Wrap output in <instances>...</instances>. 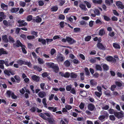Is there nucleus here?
I'll return each mask as SVG.
<instances>
[{
	"label": "nucleus",
	"mask_w": 124,
	"mask_h": 124,
	"mask_svg": "<svg viewBox=\"0 0 124 124\" xmlns=\"http://www.w3.org/2000/svg\"><path fill=\"white\" fill-rule=\"evenodd\" d=\"M91 15L93 17H95L96 15L99 16L100 15V12L99 10L95 9L94 10L91 9L90 10Z\"/></svg>",
	"instance_id": "nucleus-1"
},
{
	"label": "nucleus",
	"mask_w": 124,
	"mask_h": 124,
	"mask_svg": "<svg viewBox=\"0 0 124 124\" xmlns=\"http://www.w3.org/2000/svg\"><path fill=\"white\" fill-rule=\"evenodd\" d=\"M16 46L17 47L21 46V47L23 53L24 54L26 53V52L25 48V46L23 45L19 40H17V41Z\"/></svg>",
	"instance_id": "nucleus-2"
},
{
	"label": "nucleus",
	"mask_w": 124,
	"mask_h": 124,
	"mask_svg": "<svg viewBox=\"0 0 124 124\" xmlns=\"http://www.w3.org/2000/svg\"><path fill=\"white\" fill-rule=\"evenodd\" d=\"M24 21L23 20H20L18 21V23H19V26H24L27 25V23L26 22H24Z\"/></svg>",
	"instance_id": "nucleus-3"
},
{
	"label": "nucleus",
	"mask_w": 124,
	"mask_h": 124,
	"mask_svg": "<svg viewBox=\"0 0 124 124\" xmlns=\"http://www.w3.org/2000/svg\"><path fill=\"white\" fill-rule=\"evenodd\" d=\"M116 4L119 8L123 9L124 8V5L122 2L120 1H116Z\"/></svg>",
	"instance_id": "nucleus-4"
},
{
	"label": "nucleus",
	"mask_w": 124,
	"mask_h": 124,
	"mask_svg": "<svg viewBox=\"0 0 124 124\" xmlns=\"http://www.w3.org/2000/svg\"><path fill=\"white\" fill-rule=\"evenodd\" d=\"M67 41L70 44L75 43L76 41L72 38L68 37H66Z\"/></svg>",
	"instance_id": "nucleus-5"
},
{
	"label": "nucleus",
	"mask_w": 124,
	"mask_h": 124,
	"mask_svg": "<svg viewBox=\"0 0 124 124\" xmlns=\"http://www.w3.org/2000/svg\"><path fill=\"white\" fill-rule=\"evenodd\" d=\"M107 60L109 62H115L116 61V59L111 56H109L106 58Z\"/></svg>",
	"instance_id": "nucleus-6"
},
{
	"label": "nucleus",
	"mask_w": 124,
	"mask_h": 124,
	"mask_svg": "<svg viewBox=\"0 0 124 124\" xmlns=\"http://www.w3.org/2000/svg\"><path fill=\"white\" fill-rule=\"evenodd\" d=\"M64 58L62 54H57V60L58 61H62L64 60Z\"/></svg>",
	"instance_id": "nucleus-7"
},
{
	"label": "nucleus",
	"mask_w": 124,
	"mask_h": 124,
	"mask_svg": "<svg viewBox=\"0 0 124 124\" xmlns=\"http://www.w3.org/2000/svg\"><path fill=\"white\" fill-rule=\"evenodd\" d=\"M57 107H49L48 109L51 111L53 112H55L57 110Z\"/></svg>",
	"instance_id": "nucleus-8"
},
{
	"label": "nucleus",
	"mask_w": 124,
	"mask_h": 124,
	"mask_svg": "<svg viewBox=\"0 0 124 124\" xmlns=\"http://www.w3.org/2000/svg\"><path fill=\"white\" fill-rule=\"evenodd\" d=\"M33 19L34 21H35L37 23L41 22L42 20L41 18L38 16H37L36 17H33Z\"/></svg>",
	"instance_id": "nucleus-9"
},
{
	"label": "nucleus",
	"mask_w": 124,
	"mask_h": 124,
	"mask_svg": "<svg viewBox=\"0 0 124 124\" xmlns=\"http://www.w3.org/2000/svg\"><path fill=\"white\" fill-rule=\"evenodd\" d=\"M114 114L115 116L119 119L123 117V114L120 112H115Z\"/></svg>",
	"instance_id": "nucleus-10"
},
{
	"label": "nucleus",
	"mask_w": 124,
	"mask_h": 124,
	"mask_svg": "<svg viewBox=\"0 0 124 124\" xmlns=\"http://www.w3.org/2000/svg\"><path fill=\"white\" fill-rule=\"evenodd\" d=\"M31 78L33 80L36 82L39 81L40 79L39 77L35 75H34L32 76Z\"/></svg>",
	"instance_id": "nucleus-11"
},
{
	"label": "nucleus",
	"mask_w": 124,
	"mask_h": 124,
	"mask_svg": "<svg viewBox=\"0 0 124 124\" xmlns=\"http://www.w3.org/2000/svg\"><path fill=\"white\" fill-rule=\"evenodd\" d=\"M79 6L81 9L82 10H83L84 11H86L87 10V9L86 8L85 5L82 3L80 4H79Z\"/></svg>",
	"instance_id": "nucleus-12"
},
{
	"label": "nucleus",
	"mask_w": 124,
	"mask_h": 124,
	"mask_svg": "<svg viewBox=\"0 0 124 124\" xmlns=\"http://www.w3.org/2000/svg\"><path fill=\"white\" fill-rule=\"evenodd\" d=\"M38 95L39 97L42 98L46 95V93L45 92L42 91L40 92Z\"/></svg>",
	"instance_id": "nucleus-13"
},
{
	"label": "nucleus",
	"mask_w": 124,
	"mask_h": 124,
	"mask_svg": "<svg viewBox=\"0 0 124 124\" xmlns=\"http://www.w3.org/2000/svg\"><path fill=\"white\" fill-rule=\"evenodd\" d=\"M46 120L50 124H53L55 122V120L53 117L47 118Z\"/></svg>",
	"instance_id": "nucleus-14"
},
{
	"label": "nucleus",
	"mask_w": 124,
	"mask_h": 124,
	"mask_svg": "<svg viewBox=\"0 0 124 124\" xmlns=\"http://www.w3.org/2000/svg\"><path fill=\"white\" fill-rule=\"evenodd\" d=\"M25 61L22 60L21 59H19L17 61V62L19 64L21 65L22 64H24Z\"/></svg>",
	"instance_id": "nucleus-15"
},
{
	"label": "nucleus",
	"mask_w": 124,
	"mask_h": 124,
	"mask_svg": "<svg viewBox=\"0 0 124 124\" xmlns=\"http://www.w3.org/2000/svg\"><path fill=\"white\" fill-rule=\"evenodd\" d=\"M94 105L92 104H89L88 106V109L89 110L92 111L93 110L94 108Z\"/></svg>",
	"instance_id": "nucleus-16"
},
{
	"label": "nucleus",
	"mask_w": 124,
	"mask_h": 124,
	"mask_svg": "<svg viewBox=\"0 0 124 124\" xmlns=\"http://www.w3.org/2000/svg\"><path fill=\"white\" fill-rule=\"evenodd\" d=\"M101 114L102 115V116H105L106 117L108 116L109 115L107 112L104 110L101 111Z\"/></svg>",
	"instance_id": "nucleus-17"
},
{
	"label": "nucleus",
	"mask_w": 124,
	"mask_h": 124,
	"mask_svg": "<svg viewBox=\"0 0 124 124\" xmlns=\"http://www.w3.org/2000/svg\"><path fill=\"white\" fill-rule=\"evenodd\" d=\"M91 85L92 87H93L96 85L97 83L96 81L93 79H92L90 81Z\"/></svg>",
	"instance_id": "nucleus-18"
},
{
	"label": "nucleus",
	"mask_w": 124,
	"mask_h": 124,
	"mask_svg": "<svg viewBox=\"0 0 124 124\" xmlns=\"http://www.w3.org/2000/svg\"><path fill=\"white\" fill-rule=\"evenodd\" d=\"M2 40L4 42L7 43L8 41V40L7 35H5L3 36H2Z\"/></svg>",
	"instance_id": "nucleus-19"
},
{
	"label": "nucleus",
	"mask_w": 124,
	"mask_h": 124,
	"mask_svg": "<svg viewBox=\"0 0 124 124\" xmlns=\"http://www.w3.org/2000/svg\"><path fill=\"white\" fill-rule=\"evenodd\" d=\"M33 68L35 70L39 71H41L42 70V69L41 67H39L37 66H34L33 67Z\"/></svg>",
	"instance_id": "nucleus-20"
},
{
	"label": "nucleus",
	"mask_w": 124,
	"mask_h": 124,
	"mask_svg": "<svg viewBox=\"0 0 124 124\" xmlns=\"http://www.w3.org/2000/svg\"><path fill=\"white\" fill-rule=\"evenodd\" d=\"M113 47L116 48L120 49V45L116 43H113Z\"/></svg>",
	"instance_id": "nucleus-21"
},
{
	"label": "nucleus",
	"mask_w": 124,
	"mask_h": 124,
	"mask_svg": "<svg viewBox=\"0 0 124 124\" xmlns=\"http://www.w3.org/2000/svg\"><path fill=\"white\" fill-rule=\"evenodd\" d=\"M92 0L93 3L99 4H101L102 1L101 0Z\"/></svg>",
	"instance_id": "nucleus-22"
},
{
	"label": "nucleus",
	"mask_w": 124,
	"mask_h": 124,
	"mask_svg": "<svg viewBox=\"0 0 124 124\" xmlns=\"http://www.w3.org/2000/svg\"><path fill=\"white\" fill-rule=\"evenodd\" d=\"M52 68L55 72L56 73L58 72L59 70V68L58 66L54 64Z\"/></svg>",
	"instance_id": "nucleus-23"
},
{
	"label": "nucleus",
	"mask_w": 124,
	"mask_h": 124,
	"mask_svg": "<svg viewBox=\"0 0 124 124\" xmlns=\"http://www.w3.org/2000/svg\"><path fill=\"white\" fill-rule=\"evenodd\" d=\"M46 99L43 98L42 100V102L43 104L44 105V106L46 108H47V104L46 103Z\"/></svg>",
	"instance_id": "nucleus-24"
},
{
	"label": "nucleus",
	"mask_w": 124,
	"mask_h": 124,
	"mask_svg": "<svg viewBox=\"0 0 124 124\" xmlns=\"http://www.w3.org/2000/svg\"><path fill=\"white\" fill-rule=\"evenodd\" d=\"M39 115L43 119L45 120H46L47 118L45 116V113H40L39 114Z\"/></svg>",
	"instance_id": "nucleus-25"
},
{
	"label": "nucleus",
	"mask_w": 124,
	"mask_h": 124,
	"mask_svg": "<svg viewBox=\"0 0 124 124\" xmlns=\"http://www.w3.org/2000/svg\"><path fill=\"white\" fill-rule=\"evenodd\" d=\"M105 33V32L104 30V29H102L101 30L99 31V35L101 36H102Z\"/></svg>",
	"instance_id": "nucleus-26"
},
{
	"label": "nucleus",
	"mask_w": 124,
	"mask_h": 124,
	"mask_svg": "<svg viewBox=\"0 0 124 124\" xmlns=\"http://www.w3.org/2000/svg\"><path fill=\"white\" fill-rule=\"evenodd\" d=\"M46 64L49 67L52 68H53L54 65V63L51 62H46Z\"/></svg>",
	"instance_id": "nucleus-27"
},
{
	"label": "nucleus",
	"mask_w": 124,
	"mask_h": 124,
	"mask_svg": "<svg viewBox=\"0 0 124 124\" xmlns=\"http://www.w3.org/2000/svg\"><path fill=\"white\" fill-rule=\"evenodd\" d=\"M84 2L86 4L87 7L88 8H91V5L90 3L86 1H84Z\"/></svg>",
	"instance_id": "nucleus-28"
},
{
	"label": "nucleus",
	"mask_w": 124,
	"mask_h": 124,
	"mask_svg": "<svg viewBox=\"0 0 124 124\" xmlns=\"http://www.w3.org/2000/svg\"><path fill=\"white\" fill-rule=\"evenodd\" d=\"M7 54V52L4 49L2 48L0 49V56L2 54Z\"/></svg>",
	"instance_id": "nucleus-29"
},
{
	"label": "nucleus",
	"mask_w": 124,
	"mask_h": 124,
	"mask_svg": "<svg viewBox=\"0 0 124 124\" xmlns=\"http://www.w3.org/2000/svg\"><path fill=\"white\" fill-rule=\"evenodd\" d=\"M106 117L105 116H100L99 118L98 119L101 121V122H102L104 121L105 119V118Z\"/></svg>",
	"instance_id": "nucleus-30"
},
{
	"label": "nucleus",
	"mask_w": 124,
	"mask_h": 124,
	"mask_svg": "<svg viewBox=\"0 0 124 124\" xmlns=\"http://www.w3.org/2000/svg\"><path fill=\"white\" fill-rule=\"evenodd\" d=\"M1 7L3 9L6 10L7 9V6L4 4L2 3L1 5Z\"/></svg>",
	"instance_id": "nucleus-31"
},
{
	"label": "nucleus",
	"mask_w": 124,
	"mask_h": 124,
	"mask_svg": "<svg viewBox=\"0 0 124 124\" xmlns=\"http://www.w3.org/2000/svg\"><path fill=\"white\" fill-rule=\"evenodd\" d=\"M80 23L81 25H82V27H85L86 25V23L83 20L81 21L80 22Z\"/></svg>",
	"instance_id": "nucleus-32"
},
{
	"label": "nucleus",
	"mask_w": 124,
	"mask_h": 124,
	"mask_svg": "<svg viewBox=\"0 0 124 124\" xmlns=\"http://www.w3.org/2000/svg\"><path fill=\"white\" fill-rule=\"evenodd\" d=\"M64 64L66 66L69 67L70 65V63L68 60H67L64 62Z\"/></svg>",
	"instance_id": "nucleus-33"
},
{
	"label": "nucleus",
	"mask_w": 124,
	"mask_h": 124,
	"mask_svg": "<svg viewBox=\"0 0 124 124\" xmlns=\"http://www.w3.org/2000/svg\"><path fill=\"white\" fill-rule=\"evenodd\" d=\"M13 92L12 91L10 90L8 91L7 92V93L8 96L10 97L13 94Z\"/></svg>",
	"instance_id": "nucleus-34"
},
{
	"label": "nucleus",
	"mask_w": 124,
	"mask_h": 124,
	"mask_svg": "<svg viewBox=\"0 0 124 124\" xmlns=\"http://www.w3.org/2000/svg\"><path fill=\"white\" fill-rule=\"evenodd\" d=\"M95 68L97 70L101 71L102 69L100 65H96L95 66Z\"/></svg>",
	"instance_id": "nucleus-35"
},
{
	"label": "nucleus",
	"mask_w": 124,
	"mask_h": 124,
	"mask_svg": "<svg viewBox=\"0 0 124 124\" xmlns=\"http://www.w3.org/2000/svg\"><path fill=\"white\" fill-rule=\"evenodd\" d=\"M14 78L16 80V81L17 83H19L20 81V78L17 75H16L14 76Z\"/></svg>",
	"instance_id": "nucleus-36"
},
{
	"label": "nucleus",
	"mask_w": 124,
	"mask_h": 124,
	"mask_svg": "<svg viewBox=\"0 0 124 124\" xmlns=\"http://www.w3.org/2000/svg\"><path fill=\"white\" fill-rule=\"evenodd\" d=\"M38 41L39 42H41L43 44H45L46 43V40L45 39H43L39 38L38 39Z\"/></svg>",
	"instance_id": "nucleus-37"
},
{
	"label": "nucleus",
	"mask_w": 124,
	"mask_h": 124,
	"mask_svg": "<svg viewBox=\"0 0 124 124\" xmlns=\"http://www.w3.org/2000/svg\"><path fill=\"white\" fill-rule=\"evenodd\" d=\"M19 10V8H12L11 11L12 13H16Z\"/></svg>",
	"instance_id": "nucleus-38"
},
{
	"label": "nucleus",
	"mask_w": 124,
	"mask_h": 124,
	"mask_svg": "<svg viewBox=\"0 0 124 124\" xmlns=\"http://www.w3.org/2000/svg\"><path fill=\"white\" fill-rule=\"evenodd\" d=\"M37 110V108L36 107H32L30 109V111L32 112H35Z\"/></svg>",
	"instance_id": "nucleus-39"
},
{
	"label": "nucleus",
	"mask_w": 124,
	"mask_h": 124,
	"mask_svg": "<svg viewBox=\"0 0 124 124\" xmlns=\"http://www.w3.org/2000/svg\"><path fill=\"white\" fill-rule=\"evenodd\" d=\"M72 88V86L71 85H67L66 87V89L67 91H70Z\"/></svg>",
	"instance_id": "nucleus-40"
},
{
	"label": "nucleus",
	"mask_w": 124,
	"mask_h": 124,
	"mask_svg": "<svg viewBox=\"0 0 124 124\" xmlns=\"http://www.w3.org/2000/svg\"><path fill=\"white\" fill-rule=\"evenodd\" d=\"M103 68L105 70H107L108 69V66L106 64H104L103 65Z\"/></svg>",
	"instance_id": "nucleus-41"
},
{
	"label": "nucleus",
	"mask_w": 124,
	"mask_h": 124,
	"mask_svg": "<svg viewBox=\"0 0 124 124\" xmlns=\"http://www.w3.org/2000/svg\"><path fill=\"white\" fill-rule=\"evenodd\" d=\"M85 72L86 75L88 76L90 74V72L89 71L88 69L87 68H85Z\"/></svg>",
	"instance_id": "nucleus-42"
},
{
	"label": "nucleus",
	"mask_w": 124,
	"mask_h": 124,
	"mask_svg": "<svg viewBox=\"0 0 124 124\" xmlns=\"http://www.w3.org/2000/svg\"><path fill=\"white\" fill-rule=\"evenodd\" d=\"M4 72L5 74L6 75L8 76H10V73L7 70H5Z\"/></svg>",
	"instance_id": "nucleus-43"
},
{
	"label": "nucleus",
	"mask_w": 124,
	"mask_h": 124,
	"mask_svg": "<svg viewBox=\"0 0 124 124\" xmlns=\"http://www.w3.org/2000/svg\"><path fill=\"white\" fill-rule=\"evenodd\" d=\"M77 76V75L74 73H72L70 74V77L71 78H76Z\"/></svg>",
	"instance_id": "nucleus-44"
},
{
	"label": "nucleus",
	"mask_w": 124,
	"mask_h": 124,
	"mask_svg": "<svg viewBox=\"0 0 124 124\" xmlns=\"http://www.w3.org/2000/svg\"><path fill=\"white\" fill-rule=\"evenodd\" d=\"M70 91V92L74 94H76L75 89V88H72Z\"/></svg>",
	"instance_id": "nucleus-45"
},
{
	"label": "nucleus",
	"mask_w": 124,
	"mask_h": 124,
	"mask_svg": "<svg viewBox=\"0 0 124 124\" xmlns=\"http://www.w3.org/2000/svg\"><path fill=\"white\" fill-rule=\"evenodd\" d=\"M51 10L53 11H55L58 9V8L57 6H54L51 8Z\"/></svg>",
	"instance_id": "nucleus-46"
},
{
	"label": "nucleus",
	"mask_w": 124,
	"mask_h": 124,
	"mask_svg": "<svg viewBox=\"0 0 124 124\" xmlns=\"http://www.w3.org/2000/svg\"><path fill=\"white\" fill-rule=\"evenodd\" d=\"M65 108L68 110H69L72 108V106L68 104L66 105L65 106Z\"/></svg>",
	"instance_id": "nucleus-47"
},
{
	"label": "nucleus",
	"mask_w": 124,
	"mask_h": 124,
	"mask_svg": "<svg viewBox=\"0 0 124 124\" xmlns=\"http://www.w3.org/2000/svg\"><path fill=\"white\" fill-rule=\"evenodd\" d=\"M0 16L3 18L5 19L6 16L4 14L3 12H1L0 13Z\"/></svg>",
	"instance_id": "nucleus-48"
},
{
	"label": "nucleus",
	"mask_w": 124,
	"mask_h": 124,
	"mask_svg": "<svg viewBox=\"0 0 124 124\" xmlns=\"http://www.w3.org/2000/svg\"><path fill=\"white\" fill-rule=\"evenodd\" d=\"M115 84L116 85L119 87H121L122 85V82H120L116 81Z\"/></svg>",
	"instance_id": "nucleus-49"
},
{
	"label": "nucleus",
	"mask_w": 124,
	"mask_h": 124,
	"mask_svg": "<svg viewBox=\"0 0 124 124\" xmlns=\"http://www.w3.org/2000/svg\"><path fill=\"white\" fill-rule=\"evenodd\" d=\"M45 116H46L47 117H53V116L52 114L46 112L45 113Z\"/></svg>",
	"instance_id": "nucleus-50"
},
{
	"label": "nucleus",
	"mask_w": 124,
	"mask_h": 124,
	"mask_svg": "<svg viewBox=\"0 0 124 124\" xmlns=\"http://www.w3.org/2000/svg\"><path fill=\"white\" fill-rule=\"evenodd\" d=\"M102 108L103 109L107 110L109 108V106L107 105H105L103 106L102 107Z\"/></svg>",
	"instance_id": "nucleus-51"
},
{
	"label": "nucleus",
	"mask_w": 124,
	"mask_h": 124,
	"mask_svg": "<svg viewBox=\"0 0 124 124\" xmlns=\"http://www.w3.org/2000/svg\"><path fill=\"white\" fill-rule=\"evenodd\" d=\"M97 46L99 48L101 49L103 47V45L100 43H98Z\"/></svg>",
	"instance_id": "nucleus-52"
},
{
	"label": "nucleus",
	"mask_w": 124,
	"mask_h": 124,
	"mask_svg": "<svg viewBox=\"0 0 124 124\" xmlns=\"http://www.w3.org/2000/svg\"><path fill=\"white\" fill-rule=\"evenodd\" d=\"M84 106L85 104L82 102H81L79 106V107L81 109H82L84 108Z\"/></svg>",
	"instance_id": "nucleus-53"
},
{
	"label": "nucleus",
	"mask_w": 124,
	"mask_h": 124,
	"mask_svg": "<svg viewBox=\"0 0 124 124\" xmlns=\"http://www.w3.org/2000/svg\"><path fill=\"white\" fill-rule=\"evenodd\" d=\"M60 2L59 5L60 6H62L65 3V1L64 0H58Z\"/></svg>",
	"instance_id": "nucleus-54"
},
{
	"label": "nucleus",
	"mask_w": 124,
	"mask_h": 124,
	"mask_svg": "<svg viewBox=\"0 0 124 124\" xmlns=\"http://www.w3.org/2000/svg\"><path fill=\"white\" fill-rule=\"evenodd\" d=\"M95 94L96 96L100 98L102 93L97 92H95Z\"/></svg>",
	"instance_id": "nucleus-55"
},
{
	"label": "nucleus",
	"mask_w": 124,
	"mask_h": 124,
	"mask_svg": "<svg viewBox=\"0 0 124 124\" xmlns=\"http://www.w3.org/2000/svg\"><path fill=\"white\" fill-rule=\"evenodd\" d=\"M38 61L39 63L40 64L44 63V62L43 60L40 58H38Z\"/></svg>",
	"instance_id": "nucleus-56"
},
{
	"label": "nucleus",
	"mask_w": 124,
	"mask_h": 124,
	"mask_svg": "<svg viewBox=\"0 0 124 124\" xmlns=\"http://www.w3.org/2000/svg\"><path fill=\"white\" fill-rule=\"evenodd\" d=\"M9 41L10 43H13L14 42V41L13 38H12L11 36H9Z\"/></svg>",
	"instance_id": "nucleus-57"
},
{
	"label": "nucleus",
	"mask_w": 124,
	"mask_h": 124,
	"mask_svg": "<svg viewBox=\"0 0 124 124\" xmlns=\"http://www.w3.org/2000/svg\"><path fill=\"white\" fill-rule=\"evenodd\" d=\"M32 19V16L31 15L28 16L27 17V19L28 21H30Z\"/></svg>",
	"instance_id": "nucleus-58"
},
{
	"label": "nucleus",
	"mask_w": 124,
	"mask_h": 124,
	"mask_svg": "<svg viewBox=\"0 0 124 124\" xmlns=\"http://www.w3.org/2000/svg\"><path fill=\"white\" fill-rule=\"evenodd\" d=\"M70 76L69 73L66 72L64 74V77L65 78H69Z\"/></svg>",
	"instance_id": "nucleus-59"
},
{
	"label": "nucleus",
	"mask_w": 124,
	"mask_h": 124,
	"mask_svg": "<svg viewBox=\"0 0 124 124\" xmlns=\"http://www.w3.org/2000/svg\"><path fill=\"white\" fill-rule=\"evenodd\" d=\"M20 5L22 7H24L26 5V3L24 2L21 1L20 2Z\"/></svg>",
	"instance_id": "nucleus-60"
},
{
	"label": "nucleus",
	"mask_w": 124,
	"mask_h": 124,
	"mask_svg": "<svg viewBox=\"0 0 124 124\" xmlns=\"http://www.w3.org/2000/svg\"><path fill=\"white\" fill-rule=\"evenodd\" d=\"M24 65H27L29 67H31L32 65L31 64L30 62H28L27 61H25Z\"/></svg>",
	"instance_id": "nucleus-61"
},
{
	"label": "nucleus",
	"mask_w": 124,
	"mask_h": 124,
	"mask_svg": "<svg viewBox=\"0 0 124 124\" xmlns=\"http://www.w3.org/2000/svg\"><path fill=\"white\" fill-rule=\"evenodd\" d=\"M95 23L97 24H101L103 22L101 21L99 19H97Z\"/></svg>",
	"instance_id": "nucleus-62"
},
{
	"label": "nucleus",
	"mask_w": 124,
	"mask_h": 124,
	"mask_svg": "<svg viewBox=\"0 0 124 124\" xmlns=\"http://www.w3.org/2000/svg\"><path fill=\"white\" fill-rule=\"evenodd\" d=\"M27 38L28 39H32L35 38L34 36H27Z\"/></svg>",
	"instance_id": "nucleus-63"
},
{
	"label": "nucleus",
	"mask_w": 124,
	"mask_h": 124,
	"mask_svg": "<svg viewBox=\"0 0 124 124\" xmlns=\"http://www.w3.org/2000/svg\"><path fill=\"white\" fill-rule=\"evenodd\" d=\"M80 28H76L74 29V32H78L80 31Z\"/></svg>",
	"instance_id": "nucleus-64"
}]
</instances>
